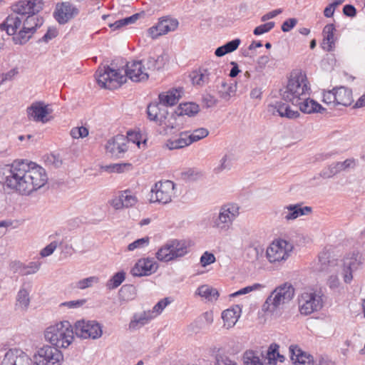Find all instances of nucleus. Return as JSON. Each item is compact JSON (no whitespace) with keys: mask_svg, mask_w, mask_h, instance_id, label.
<instances>
[{"mask_svg":"<svg viewBox=\"0 0 365 365\" xmlns=\"http://www.w3.org/2000/svg\"><path fill=\"white\" fill-rule=\"evenodd\" d=\"M45 170L25 160H15L0 168V180L7 188L29 195L43 187L47 181Z\"/></svg>","mask_w":365,"mask_h":365,"instance_id":"f257e3e1","label":"nucleus"},{"mask_svg":"<svg viewBox=\"0 0 365 365\" xmlns=\"http://www.w3.org/2000/svg\"><path fill=\"white\" fill-rule=\"evenodd\" d=\"M311 88L305 73H292L287 86L280 90L282 99L297 106L304 113H322L325 109L309 98Z\"/></svg>","mask_w":365,"mask_h":365,"instance_id":"f03ea898","label":"nucleus"},{"mask_svg":"<svg viewBox=\"0 0 365 365\" xmlns=\"http://www.w3.org/2000/svg\"><path fill=\"white\" fill-rule=\"evenodd\" d=\"M143 61H134L126 64V68L123 71L115 70L110 66L98 68L96 73L98 85L104 88L113 90L119 88L126 82L129 78L134 82H140L148 78V73L143 70Z\"/></svg>","mask_w":365,"mask_h":365,"instance_id":"7ed1b4c3","label":"nucleus"},{"mask_svg":"<svg viewBox=\"0 0 365 365\" xmlns=\"http://www.w3.org/2000/svg\"><path fill=\"white\" fill-rule=\"evenodd\" d=\"M45 339L53 346L67 348L73 341V328L68 321H63L48 327L45 331Z\"/></svg>","mask_w":365,"mask_h":365,"instance_id":"20e7f679","label":"nucleus"},{"mask_svg":"<svg viewBox=\"0 0 365 365\" xmlns=\"http://www.w3.org/2000/svg\"><path fill=\"white\" fill-rule=\"evenodd\" d=\"M294 295V288L289 283L276 287L262 305L264 312H275L280 306L289 302Z\"/></svg>","mask_w":365,"mask_h":365,"instance_id":"39448f33","label":"nucleus"},{"mask_svg":"<svg viewBox=\"0 0 365 365\" xmlns=\"http://www.w3.org/2000/svg\"><path fill=\"white\" fill-rule=\"evenodd\" d=\"M187 252L185 240H170L158 250L156 257L160 261L169 262L183 257Z\"/></svg>","mask_w":365,"mask_h":365,"instance_id":"423d86ee","label":"nucleus"},{"mask_svg":"<svg viewBox=\"0 0 365 365\" xmlns=\"http://www.w3.org/2000/svg\"><path fill=\"white\" fill-rule=\"evenodd\" d=\"M239 215V207L236 204L222 205L217 215L212 218V226L221 231H227L232 225V222Z\"/></svg>","mask_w":365,"mask_h":365,"instance_id":"0eeeda50","label":"nucleus"},{"mask_svg":"<svg viewBox=\"0 0 365 365\" xmlns=\"http://www.w3.org/2000/svg\"><path fill=\"white\" fill-rule=\"evenodd\" d=\"M222 73V69L213 64L208 68H200L193 71L190 74V77L193 85L203 86L212 81L216 83L220 80Z\"/></svg>","mask_w":365,"mask_h":365,"instance_id":"6e6552de","label":"nucleus"},{"mask_svg":"<svg viewBox=\"0 0 365 365\" xmlns=\"http://www.w3.org/2000/svg\"><path fill=\"white\" fill-rule=\"evenodd\" d=\"M73 328L76 336L81 339H96L103 334L101 325L94 320H78Z\"/></svg>","mask_w":365,"mask_h":365,"instance_id":"1a4fd4ad","label":"nucleus"},{"mask_svg":"<svg viewBox=\"0 0 365 365\" xmlns=\"http://www.w3.org/2000/svg\"><path fill=\"white\" fill-rule=\"evenodd\" d=\"M323 302L322 296L315 292H304L299 298L300 313L309 315L322 309Z\"/></svg>","mask_w":365,"mask_h":365,"instance_id":"9d476101","label":"nucleus"},{"mask_svg":"<svg viewBox=\"0 0 365 365\" xmlns=\"http://www.w3.org/2000/svg\"><path fill=\"white\" fill-rule=\"evenodd\" d=\"M292 250V245L284 240L274 241L267 249L266 255L271 263L285 260L289 252Z\"/></svg>","mask_w":365,"mask_h":365,"instance_id":"9b49d317","label":"nucleus"},{"mask_svg":"<svg viewBox=\"0 0 365 365\" xmlns=\"http://www.w3.org/2000/svg\"><path fill=\"white\" fill-rule=\"evenodd\" d=\"M38 365H61L63 354L55 346H44L35 356Z\"/></svg>","mask_w":365,"mask_h":365,"instance_id":"f8f14e48","label":"nucleus"},{"mask_svg":"<svg viewBox=\"0 0 365 365\" xmlns=\"http://www.w3.org/2000/svg\"><path fill=\"white\" fill-rule=\"evenodd\" d=\"M80 13V9L70 1H63L56 5L53 17L61 25L67 24L76 18Z\"/></svg>","mask_w":365,"mask_h":365,"instance_id":"ddd939ff","label":"nucleus"},{"mask_svg":"<svg viewBox=\"0 0 365 365\" xmlns=\"http://www.w3.org/2000/svg\"><path fill=\"white\" fill-rule=\"evenodd\" d=\"M361 263V255L358 252L349 253L344 257L342 260L341 274L345 283H351L353 279L352 272L356 270Z\"/></svg>","mask_w":365,"mask_h":365,"instance_id":"4468645a","label":"nucleus"},{"mask_svg":"<svg viewBox=\"0 0 365 365\" xmlns=\"http://www.w3.org/2000/svg\"><path fill=\"white\" fill-rule=\"evenodd\" d=\"M26 111L29 119L45 123L51 120L47 115L52 113V109L44 102L36 101L28 107Z\"/></svg>","mask_w":365,"mask_h":365,"instance_id":"2eb2a0df","label":"nucleus"},{"mask_svg":"<svg viewBox=\"0 0 365 365\" xmlns=\"http://www.w3.org/2000/svg\"><path fill=\"white\" fill-rule=\"evenodd\" d=\"M174 183L170 180L158 182L151 192L155 195V201L167 204L172 200L173 195Z\"/></svg>","mask_w":365,"mask_h":365,"instance_id":"dca6fc26","label":"nucleus"},{"mask_svg":"<svg viewBox=\"0 0 365 365\" xmlns=\"http://www.w3.org/2000/svg\"><path fill=\"white\" fill-rule=\"evenodd\" d=\"M127 140L123 135H117L109 139L106 145V153L112 158H123L128 150Z\"/></svg>","mask_w":365,"mask_h":365,"instance_id":"f3484780","label":"nucleus"},{"mask_svg":"<svg viewBox=\"0 0 365 365\" xmlns=\"http://www.w3.org/2000/svg\"><path fill=\"white\" fill-rule=\"evenodd\" d=\"M42 0L33 1H19L12 6V11L21 16V18L26 14H36L43 9Z\"/></svg>","mask_w":365,"mask_h":365,"instance_id":"a211bd4d","label":"nucleus"},{"mask_svg":"<svg viewBox=\"0 0 365 365\" xmlns=\"http://www.w3.org/2000/svg\"><path fill=\"white\" fill-rule=\"evenodd\" d=\"M32 360L23 351L17 349L9 350L4 355L1 365H31Z\"/></svg>","mask_w":365,"mask_h":365,"instance_id":"6ab92c4d","label":"nucleus"},{"mask_svg":"<svg viewBox=\"0 0 365 365\" xmlns=\"http://www.w3.org/2000/svg\"><path fill=\"white\" fill-rule=\"evenodd\" d=\"M312 209L309 206L303 207L302 204H290L283 207L281 212L282 217L286 221L294 220L299 217L310 214Z\"/></svg>","mask_w":365,"mask_h":365,"instance_id":"aec40b11","label":"nucleus"},{"mask_svg":"<svg viewBox=\"0 0 365 365\" xmlns=\"http://www.w3.org/2000/svg\"><path fill=\"white\" fill-rule=\"evenodd\" d=\"M178 26V21L174 19H163L156 26L148 29V34L152 38L165 34L169 31H174Z\"/></svg>","mask_w":365,"mask_h":365,"instance_id":"412c9836","label":"nucleus"},{"mask_svg":"<svg viewBox=\"0 0 365 365\" xmlns=\"http://www.w3.org/2000/svg\"><path fill=\"white\" fill-rule=\"evenodd\" d=\"M158 264L153 259H140L132 268L130 272L135 277L148 276L155 272Z\"/></svg>","mask_w":365,"mask_h":365,"instance_id":"4be33fe9","label":"nucleus"},{"mask_svg":"<svg viewBox=\"0 0 365 365\" xmlns=\"http://www.w3.org/2000/svg\"><path fill=\"white\" fill-rule=\"evenodd\" d=\"M268 111L273 115L277 113L283 118L289 119H295L299 116V113L297 110H293L290 106L282 101H277L274 104L268 106Z\"/></svg>","mask_w":365,"mask_h":365,"instance_id":"5701e85b","label":"nucleus"},{"mask_svg":"<svg viewBox=\"0 0 365 365\" xmlns=\"http://www.w3.org/2000/svg\"><path fill=\"white\" fill-rule=\"evenodd\" d=\"M289 349L290 358L295 365H314L312 356L302 351L297 345H291Z\"/></svg>","mask_w":365,"mask_h":365,"instance_id":"b1692460","label":"nucleus"},{"mask_svg":"<svg viewBox=\"0 0 365 365\" xmlns=\"http://www.w3.org/2000/svg\"><path fill=\"white\" fill-rule=\"evenodd\" d=\"M148 117L150 120L155 121L157 123H162L165 118L168 115V112L164 106L158 103H151L147 108Z\"/></svg>","mask_w":365,"mask_h":365,"instance_id":"393cba45","label":"nucleus"},{"mask_svg":"<svg viewBox=\"0 0 365 365\" xmlns=\"http://www.w3.org/2000/svg\"><path fill=\"white\" fill-rule=\"evenodd\" d=\"M353 163L354 161L350 159H346L344 162L334 163L323 169L320 173V176L324 178H331L339 172L350 168Z\"/></svg>","mask_w":365,"mask_h":365,"instance_id":"a878e982","label":"nucleus"},{"mask_svg":"<svg viewBox=\"0 0 365 365\" xmlns=\"http://www.w3.org/2000/svg\"><path fill=\"white\" fill-rule=\"evenodd\" d=\"M182 88H175L170 90L167 92L159 94L158 98L160 104L166 108L167 106H172L176 104L181 96Z\"/></svg>","mask_w":365,"mask_h":365,"instance_id":"bb28decb","label":"nucleus"},{"mask_svg":"<svg viewBox=\"0 0 365 365\" xmlns=\"http://www.w3.org/2000/svg\"><path fill=\"white\" fill-rule=\"evenodd\" d=\"M155 318V314L150 312V310L143 311L141 313H136L133 315L129 323L130 329H138L147 324L151 319Z\"/></svg>","mask_w":365,"mask_h":365,"instance_id":"cd10ccee","label":"nucleus"},{"mask_svg":"<svg viewBox=\"0 0 365 365\" xmlns=\"http://www.w3.org/2000/svg\"><path fill=\"white\" fill-rule=\"evenodd\" d=\"M22 18L13 14L8 16L5 21L0 24V31H6L9 36L16 34V30L20 27Z\"/></svg>","mask_w":365,"mask_h":365,"instance_id":"c85d7f7f","label":"nucleus"},{"mask_svg":"<svg viewBox=\"0 0 365 365\" xmlns=\"http://www.w3.org/2000/svg\"><path fill=\"white\" fill-rule=\"evenodd\" d=\"M167 62V55L163 53L157 56H149L143 60V69L150 71L160 70L164 67Z\"/></svg>","mask_w":365,"mask_h":365,"instance_id":"c756f323","label":"nucleus"},{"mask_svg":"<svg viewBox=\"0 0 365 365\" xmlns=\"http://www.w3.org/2000/svg\"><path fill=\"white\" fill-rule=\"evenodd\" d=\"M220 86H217V91L219 96L225 101H228L231 97L234 96L237 91L236 83H227L224 80H219Z\"/></svg>","mask_w":365,"mask_h":365,"instance_id":"7c9ffc66","label":"nucleus"},{"mask_svg":"<svg viewBox=\"0 0 365 365\" xmlns=\"http://www.w3.org/2000/svg\"><path fill=\"white\" fill-rule=\"evenodd\" d=\"M335 27L334 24H329L324 26L323 29V41H322V48L327 51H331L335 46L334 43V33L335 31Z\"/></svg>","mask_w":365,"mask_h":365,"instance_id":"2f4dec72","label":"nucleus"},{"mask_svg":"<svg viewBox=\"0 0 365 365\" xmlns=\"http://www.w3.org/2000/svg\"><path fill=\"white\" fill-rule=\"evenodd\" d=\"M336 106H349L353 102L352 91L344 86L335 88Z\"/></svg>","mask_w":365,"mask_h":365,"instance_id":"473e14b6","label":"nucleus"},{"mask_svg":"<svg viewBox=\"0 0 365 365\" xmlns=\"http://www.w3.org/2000/svg\"><path fill=\"white\" fill-rule=\"evenodd\" d=\"M189 140L188 132H181L178 138L168 140L165 146L169 150L180 149L190 145L191 143H189Z\"/></svg>","mask_w":365,"mask_h":365,"instance_id":"72a5a7b5","label":"nucleus"},{"mask_svg":"<svg viewBox=\"0 0 365 365\" xmlns=\"http://www.w3.org/2000/svg\"><path fill=\"white\" fill-rule=\"evenodd\" d=\"M162 126L165 133H171L172 130H180L182 128L181 118L176 114H172L169 118L168 115L163 120L162 123H159Z\"/></svg>","mask_w":365,"mask_h":365,"instance_id":"f704fd0d","label":"nucleus"},{"mask_svg":"<svg viewBox=\"0 0 365 365\" xmlns=\"http://www.w3.org/2000/svg\"><path fill=\"white\" fill-rule=\"evenodd\" d=\"M240 309L238 306L235 308L227 309L222 312V318L224 321V326L227 328L233 327L240 317Z\"/></svg>","mask_w":365,"mask_h":365,"instance_id":"c9c22d12","label":"nucleus"},{"mask_svg":"<svg viewBox=\"0 0 365 365\" xmlns=\"http://www.w3.org/2000/svg\"><path fill=\"white\" fill-rule=\"evenodd\" d=\"M200 110L199 106L195 103H181L175 110L176 115L182 118L183 115L194 116L198 113Z\"/></svg>","mask_w":365,"mask_h":365,"instance_id":"e433bc0d","label":"nucleus"},{"mask_svg":"<svg viewBox=\"0 0 365 365\" xmlns=\"http://www.w3.org/2000/svg\"><path fill=\"white\" fill-rule=\"evenodd\" d=\"M43 23L42 18L31 14L24 19L22 27H24V29L29 31L30 33L34 34L37 28L41 27Z\"/></svg>","mask_w":365,"mask_h":365,"instance_id":"4c0bfd02","label":"nucleus"},{"mask_svg":"<svg viewBox=\"0 0 365 365\" xmlns=\"http://www.w3.org/2000/svg\"><path fill=\"white\" fill-rule=\"evenodd\" d=\"M195 294L203 297L208 301L216 300L219 297L217 290L207 284H203L197 288Z\"/></svg>","mask_w":365,"mask_h":365,"instance_id":"58836bf2","label":"nucleus"},{"mask_svg":"<svg viewBox=\"0 0 365 365\" xmlns=\"http://www.w3.org/2000/svg\"><path fill=\"white\" fill-rule=\"evenodd\" d=\"M245 365H264L257 351L247 350L243 354Z\"/></svg>","mask_w":365,"mask_h":365,"instance_id":"ea45409f","label":"nucleus"},{"mask_svg":"<svg viewBox=\"0 0 365 365\" xmlns=\"http://www.w3.org/2000/svg\"><path fill=\"white\" fill-rule=\"evenodd\" d=\"M279 348V346L278 344L272 343L268 347L266 355L264 356L262 354H261L262 356L264 358L267 365H277V359L276 354Z\"/></svg>","mask_w":365,"mask_h":365,"instance_id":"a19ab883","label":"nucleus"},{"mask_svg":"<svg viewBox=\"0 0 365 365\" xmlns=\"http://www.w3.org/2000/svg\"><path fill=\"white\" fill-rule=\"evenodd\" d=\"M125 273L123 271L115 273L106 283L108 289H114L125 280Z\"/></svg>","mask_w":365,"mask_h":365,"instance_id":"79ce46f5","label":"nucleus"},{"mask_svg":"<svg viewBox=\"0 0 365 365\" xmlns=\"http://www.w3.org/2000/svg\"><path fill=\"white\" fill-rule=\"evenodd\" d=\"M33 34L22 27L18 34L13 35V41L15 44L24 45L29 41Z\"/></svg>","mask_w":365,"mask_h":365,"instance_id":"37998d69","label":"nucleus"},{"mask_svg":"<svg viewBox=\"0 0 365 365\" xmlns=\"http://www.w3.org/2000/svg\"><path fill=\"white\" fill-rule=\"evenodd\" d=\"M121 196L123 201V206L125 208L131 207L134 206L138 199L135 195L130 190H125L120 192Z\"/></svg>","mask_w":365,"mask_h":365,"instance_id":"c03bdc74","label":"nucleus"},{"mask_svg":"<svg viewBox=\"0 0 365 365\" xmlns=\"http://www.w3.org/2000/svg\"><path fill=\"white\" fill-rule=\"evenodd\" d=\"M188 132V138L190 139L189 143H192L194 142H197L205 137H207L209 134V131L207 129L205 128H200L194 130L192 133Z\"/></svg>","mask_w":365,"mask_h":365,"instance_id":"a18cd8bd","label":"nucleus"},{"mask_svg":"<svg viewBox=\"0 0 365 365\" xmlns=\"http://www.w3.org/2000/svg\"><path fill=\"white\" fill-rule=\"evenodd\" d=\"M41 262H31L27 265L20 267L19 273L21 275H29L36 273L40 268Z\"/></svg>","mask_w":365,"mask_h":365,"instance_id":"49530a36","label":"nucleus"},{"mask_svg":"<svg viewBox=\"0 0 365 365\" xmlns=\"http://www.w3.org/2000/svg\"><path fill=\"white\" fill-rule=\"evenodd\" d=\"M119 295L123 300L131 299L135 295V287L131 284H125L120 289Z\"/></svg>","mask_w":365,"mask_h":365,"instance_id":"de8ad7c7","label":"nucleus"},{"mask_svg":"<svg viewBox=\"0 0 365 365\" xmlns=\"http://www.w3.org/2000/svg\"><path fill=\"white\" fill-rule=\"evenodd\" d=\"M98 277L95 276L89 277L81 280H79L76 283V287L80 289H84L92 287L94 284L98 283Z\"/></svg>","mask_w":365,"mask_h":365,"instance_id":"09e8293b","label":"nucleus"},{"mask_svg":"<svg viewBox=\"0 0 365 365\" xmlns=\"http://www.w3.org/2000/svg\"><path fill=\"white\" fill-rule=\"evenodd\" d=\"M264 287V286L262 284L255 283L252 285L245 287L238 290L237 292H235L231 294L230 296V297H237L240 295L246 294L251 292H253L255 290H259V289L263 288Z\"/></svg>","mask_w":365,"mask_h":365,"instance_id":"8fccbe9b","label":"nucleus"},{"mask_svg":"<svg viewBox=\"0 0 365 365\" xmlns=\"http://www.w3.org/2000/svg\"><path fill=\"white\" fill-rule=\"evenodd\" d=\"M335 88L331 91H324L323 93V102L328 106H336Z\"/></svg>","mask_w":365,"mask_h":365,"instance_id":"3c124183","label":"nucleus"},{"mask_svg":"<svg viewBox=\"0 0 365 365\" xmlns=\"http://www.w3.org/2000/svg\"><path fill=\"white\" fill-rule=\"evenodd\" d=\"M70 134L73 138H83L88 135V130L83 126L75 127L71 130Z\"/></svg>","mask_w":365,"mask_h":365,"instance_id":"603ef678","label":"nucleus"},{"mask_svg":"<svg viewBox=\"0 0 365 365\" xmlns=\"http://www.w3.org/2000/svg\"><path fill=\"white\" fill-rule=\"evenodd\" d=\"M274 26V22L270 21L267 22L266 24L259 25L257 26L254 31L253 34L256 36H259L261 34H263L264 33L269 32L270 30H272Z\"/></svg>","mask_w":365,"mask_h":365,"instance_id":"864d4df0","label":"nucleus"},{"mask_svg":"<svg viewBox=\"0 0 365 365\" xmlns=\"http://www.w3.org/2000/svg\"><path fill=\"white\" fill-rule=\"evenodd\" d=\"M149 243V237H145L140 239H138L133 242L130 243L128 246L129 251H133L137 248H141L147 246Z\"/></svg>","mask_w":365,"mask_h":365,"instance_id":"5fc2aeb1","label":"nucleus"},{"mask_svg":"<svg viewBox=\"0 0 365 365\" xmlns=\"http://www.w3.org/2000/svg\"><path fill=\"white\" fill-rule=\"evenodd\" d=\"M215 365H237V364L235 361L230 359L225 355L217 354L215 356Z\"/></svg>","mask_w":365,"mask_h":365,"instance_id":"6e6d98bb","label":"nucleus"},{"mask_svg":"<svg viewBox=\"0 0 365 365\" xmlns=\"http://www.w3.org/2000/svg\"><path fill=\"white\" fill-rule=\"evenodd\" d=\"M17 301L21 306L26 308L30 302L28 291L24 289H20L17 295Z\"/></svg>","mask_w":365,"mask_h":365,"instance_id":"4d7b16f0","label":"nucleus"},{"mask_svg":"<svg viewBox=\"0 0 365 365\" xmlns=\"http://www.w3.org/2000/svg\"><path fill=\"white\" fill-rule=\"evenodd\" d=\"M170 301L168 298H165L160 301H159L150 310V312L153 314H155V317L160 314L162 311L170 304Z\"/></svg>","mask_w":365,"mask_h":365,"instance_id":"13d9d810","label":"nucleus"},{"mask_svg":"<svg viewBox=\"0 0 365 365\" xmlns=\"http://www.w3.org/2000/svg\"><path fill=\"white\" fill-rule=\"evenodd\" d=\"M230 160L227 155H225L220 161L219 165L215 168L214 171L215 173H220L225 169H230V164L228 163Z\"/></svg>","mask_w":365,"mask_h":365,"instance_id":"bf43d9fd","label":"nucleus"},{"mask_svg":"<svg viewBox=\"0 0 365 365\" xmlns=\"http://www.w3.org/2000/svg\"><path fill=\"white\" fill-rule=\"evenodd\" d=\"M130 163H115L106 167V170L113 173H122L125 168H130Z\"/></svg>","mask_w":365,"mask_h":365,"instance_id":"052dcab7","label":"nucleus"},{"mask_svg":"<svg viewBox=\"0 0 365 365\" xmlns=\"http://www.w3.org/2000/svg\"><path fill=\"white\" fill-rule=\"evenodd\" d=\"M215 261V257L213 254L208 252H204L200 257V263L202 267H206Z\"/></svg>","mask_w":365,"mask_h":365,"instance_id":"680f3d73","label":"nucleus"},{"mask_svg":"<svg viewBox=\"0 0 365 365\" xmlns=\"http://www.w3.org/2000/svg\"><path fill=\"white\" fill-rule=\"evenodd\" d=\"M58 246V242L54 241L51 242L46 247H45L40 252L42 257H48L51 255Z\"/></svg>","mask_w":365,"mask_h":365,"instance_id":"e2e57ef3","label":"nucleus"},{"mask_svg":"<svg viewBox=\"0 0 365 365\" xmlns=\"http://www.w3.org/2000/svg\"><path fill=\"white\" fill-rule=\"evenodd\" d=\"M319 261L321 263V266L317 269L320 272H329V267L335 264L334 261H328V264H327V257L322 256L319 257Z\"/></svg>","mask_w":365,"mask_h":365,"instance_id":"0e129e2a","label":"nucleus"},{"mask_svg":"<svg viewBox=\"0 0 365 365\" xmlns=\"http://www.w3.org/2000/svg\"><path fill=\"white\" fill-rule=\"evenodd\" d=\"M58 34V31L56 29L48 28L47 32L41 38L38 40V42H46L55 38Z\"/></svg>","mask_w":365,"mask_h":365,"instance_id":"69168bd1","label":"nucleus"},{"mask_svg":"<svg viewBox=\"0 0 365 365\" xmlns=\"http://www.w3.org/2000/svg\"><path fill=\"white\" fill-rule=\"evenodd\" d=\"M297 23V19H288L283 22L281 29L284 32H288L296 26Z\"/></svg>","mask_w":365,"mask_h":365,"instance_id":"338daca9","label":"nucleus"},{"mask_svg":"<svg viewBox=\"0 0 365 365\" xmlns=\"http://www.w3.org/2000/svg\"><path fill=\"white\" fill-rule=\"evenodd\" d=\"M241 43V40L240 38H235L230 41L227 42L225 46V48L227 51L228 53L233 52L235 51Z\"/></svg>","mask_w":365,"mask_h":365,"instance_id":"774afa93","label":"nucleus"}]
</instances>
